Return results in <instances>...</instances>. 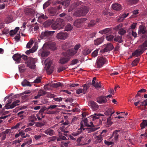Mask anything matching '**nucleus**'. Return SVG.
I'll use <instances>...</instances> for the list:
<instances>
[{
  "instance_id": "1",
  "label": "nucleus",
  "mask_w": 147,
  "mask_h": 147,
  "mask_svg": "<svg viewBox=\"0 0 147 147\" xmlns=\"http://www.w3.org/2000/svg\"><path fill=\"white\" fill-rule=\"evenodd\" d=\"M23 58L24 59H26V63L27 67L31 69H35L36 66L35 65L36 59L31 57L28 58L27 56L24 55Z\"/></svg>"
},
{
  "instance_id": "2",
  "label": "nucleus",
  "mask_w": 147,
  "mask_h": 147,
  "mask_svg": "<svg viewBox=\"0 0 147 147\" xmlns=\"http://www.w3.org/2000/svg\"><path fill=\"white\" fill-rule=\"evenodd\" d=\"M64 25V22L63 20L58 18L55 21V22L51 26V28L54 30L57 28L61 29L63 28Z\"/></svg>"
},
{
  "instance_id": "3",
  "label": "nucleus",
  "mask_w": 147,
  "mask_h": 147,
  "mask_svg": "<svg viewBox=\"0 0 147 147\" xmlns=\"http://www.w3.org/2000/svg\"><path fill=\"white\" fill-rule=\"evenodd\" d=\"M89 10L88 7L87 6H83L80 9L75 12L74 15L78 17L84 16L88 12Z\"/></svg>"
},
{
  "instance_id": "4",
  "label": "nucleus",
  "mask_w": 147,
  "mask_h": 147,
  "mask_svg": "<svg viewBox=\"0 0 147 147\" xmlns=\"http://www.w3.org/2000/svg\"><path fill=\"white\" fill-rule=\"evenodd\" d=\"M112 97V95L109 94L107 96L101 95L98 96L96 98V101L99 104H105L106 103L107 101V98H111Z\"/></svg>"
},
{
  "instance_id": "5",
  "label": "nucleus",
  "mask_w": 147,
  "mask_h": 147,
  "mask_svg": "<svg viewBox=\"0 0 147 147\" xmlns=\"http://www.w3.org/2000/svg\"><path fill=\"white\" fill-rule=\"evenodd\" d=\"M138 34H143L142 37L143 38H147V30L145 26L140 25L139 27Z\"/></svg>"
},
{
  "instance_id": "6",
  "label": "nucleus",
  "mask_w": 147,
  "mask_h": 147,
  "mask_svg": "<svg viewBox=\"0 0 147 147\" xmlns=\"http://www.w3.org/2000/svg\"><path fill=\"white\" fill-rule=\"evenodd\" d=\"M103 46L104 48L100 51V53H104L112 50L114 48V47L112 44L108 43L106 45H104Z\"/></svg>"
},
{
  "instance_id": "7",
  "label": "nucleus",
  "mask_w": 147,
  "mask_h": 147,
  "mask_svg": "<svg viewBox=\"0 0 147 147\" xmlns=\"http://www.w3.org/2000/svg\"><path fill=\"white\" fill-rule=\"evenodd\" d=\"M69 36V34L65 32H61L57 34L56 37L58 40H65Z\"/></svg>"
},
{
  "instance_id": "8",
  "label": "nucleus",
  "mask_w": 147,
  "mask_h": 147,
  "mask_svg": "<svg viewBox=\"0 0 147 147\" xmlns=\"http://www.w3.org/2000/svg\"><path fill=\"white\" fill-rule=\"evenodd\" d=\"M87 19L85 18L78 19L76 20L73 24L74 26L77 28H80L82 26V24Z\"/></svg>"
},
{
  "instance_id": "9",
  "label": "nucleus",
  "mask_w": 147,
  "mask_h": 147,
  "mask_svg": "<svg viewBox=\"0 0 147 147\" xmlns=\"http://www.w3.org/2000/svg\"><path fill=\"white\" fill-rule=\"evenodd\" d=\"M106 59L103 57L98 58L96 61V65L98 68H100L105 63Z\"/></svg>"
},
{
  "instance_id": "10",
  "label": "nucleus",
  "mask_w": 147,
  "mask_h": 147,
  "mask_svg": "<svg viewBox=\"0 0 147 147\" xmlns=\"http://www.w3.org/2000/svg\"><path fill=\"white\" fill-rule=\"evenodd\" d=\"M55 32V31H48L47 30L43 32L40 36V38L42 39H45L50 36L52 35Z\"/></svg>"
},
{
  "instance_id": "11",
  "label": "nucleus",
  "mask_w": 147,
  "mask_h": 147,
  "mask_svg": "<svg viewBox=\"0 0 147 147\" xmlns=\"http://www.w3.org/2000/svg\"><path fill=\"white\" fill-rule=\"evenodd\" d=\"M43 48L47 49H50L52 50H55L57 49L55 44V42L45 43L43 46Z\"/></svg>"
},
{
  "instance_id": "12",
  "label": "nucleus",
  "mask_w": 147,
  "mask_h": 147,
  "mask_svg": "<svg viewBox=\"0 0 147 147\" xmlns=\"http://www.w3.org/2000/svg\"><path fill=\"white\" fill-rule=\"evenodd\" d=\"M38 54L41 56L42 57L44 58L50 54V52L47 49L43 48V47L42 49L39 51Z\"/></svg>"
},
{
  "instance_id": "13",
  "label": "nucleus",
  "mask_w": 147,
  "mask_h": 147,
  "mask_svg": "<svg viewBox=\"0 0 147 147\" xmlns=\"http://www.w3.org/2000/svg\"><path fill=\"white\" fill-rule=\"evenodd\" d=\"M103 115L100 113H96L94 115H93L90 116V119L93 121L96 120V121L99 122V125L102 124V122L100 119H99L100 116H103Z\"/></svg>"
},
{
  "instance_id": "14",
  "label": "nucleus",
  "mask_w": 147,
  "mask_h": 147,
  "mask_svg": "<svg viewBox=\"0 0 147 147\" xmlns=\"http://www.w3.org/2000/svg\"><path fill=\"white\" fill-rule=\"evenodd\" d=\"M62 53L64 56L69 57L74 56L76 53L73 49H71L67 50V51L63 52Z\"/></svg>"
},
{
  "instance_id": "15",
  "label": "nucleus",
  "mask_w": 147,
  "mask_h": 147,
  "mask_svg": "<svg viewBox=\"0 0 147 147\" xmlns=\"http://www.w3.org/2000/svg\"><path fill=\"white\" fill-rule=\"evenodd\" d=\"M61 57L59 60V63L61 64H64L67 63L70 60V57L69 56H64Z\"/></svg>"
},
{
  "instance_id": "16",
  "label": "nucleus",
  "mask_w": 147,
  "mask_h": 147,
  "mask_svg": "<svg viewBox=\"0 0 147 147\" xmlns=\"http://www.w3.org/2000/svg\"><path fill=\"white\" fill-rule=\"evenodd\" d=\"M49 14L51 16H54L56 14L57 8L56 7H50L48 9Z\"/></svg>"
},
{
  "instance_id": "17",
  "label": "nucleus",
  "mask_w": 147,
  "mask_h": 147,
  "mask_svg": "<svg viewBox=\"0 0 147 147\" xmlns=\"http://www.w3.org/2000/svg\"><path fill=\"white\" fill-rule=\"evenodd\" d=\"M89 104L94 110H96L98 109V105L97 103L93 101H90L89 102Z\"/></svg>"
},
{
  "instance_id": "18",
  "label": "nucleus",
  "mask_w": 147,
  "mask_h": 147,
  "mask_svg": "<svg viewBox=\"0 0 147 147\" xmlns=\"http://www.w3.org/2000/svg\"><path fill=\"white\" fill-rule=\"evenodd\" d=\"M47 85L48 86L51 87L57 88L59 87L63 86V84L60 82H58L56 83H51L50 84H47Z\"/></svg>"
},
{
  "instance_id": "19",
  "label": "nucleus",
  "mask_w": 147,
  "mask_h": 147,
  "mask_svg": "<svg viewBox=\"0 0 147 147\" xmlns=\"http://www.w3.org/2000/svg\"><path fill=\"white\" fill-rule=\"evenodd\" d=\"M52 63V61H50L45 64V68L46 69L47 72H49V74H51L53 72V70H51L50 71L49 70V68Z\"/></svg>"
},
{
  "instance_id": "20",
  "label": "nucleus",
  "mask_w": 147,
  "mask_h": 147,
  "mask_svg": "<svg viewBox=\"0 0 147 147\" xmlns=\"http://www.w3.org/2000/svg\"><path fill=\"white\" fill-rule=\"evenodd\" d=\"M13 59L18 63H20V61L22 56L19 54H16L13 56Z\"/></svg>"
},
{
  "instance_id": "21",
  "label": "nucleus",
  "mask_w": 147,
  "mask_h": 147,
  "mask_svg": "<svg viewBox=\"0 0 147 147\" xmlns=\"http://www.w3.org/2000/svg\"><path fill=\"white\" fill-rule=\"evenodd\" d=\"M36 17L38 18V20H41L42 19L44 20H46L48 18V16L45 14H41L37 13L36 15Z\"/></svg>"
},
{
  "instance_id": "22",
  "label": "nucleus",
  "mask_w": 147,
  "mask_h": 147,
  "mask_svg": "<svg viewBox=\"0 0 147 147\" xmlns=\"http://www.w3.org/2000/svg\"><path fill=\"white\" fill-rule=\"evenodd\" d=\"M112 8L114 10L120 11L122 9V7L121 5L118 3H115L112 5Z\"/></svg>"
},
{
  "instance_id": "23",
  "label": "nucleus",
  "mask_w": 147,
  "mask_h": 147,
  "mask_svg": "<svg viewBox=\"0 0 147 147\" xmlns=\"http://www.w3.org/2000/svg\"><path fill=\"white\" fill-rule=\"evenodd\" d=\"M120 132L119 130H115L114 131L112 136L114 137V139L115 141H116L119 137V133Z\"/></svg>"
},
{
  "instance_id": "24",
  "label": "nucleus",
  "mask_w": 147,
  "mask_h": 147,
  "mask_svg": "<svg viewBox=\"0 0 147 147\" xmlns=\"http://www.w3.org/2000/svg\"><path fill=\"white\" fill-rule=\"evenodd\" d=\"M79 4L76 2H75L72 4L69 7V8L68 9V12H70L72 11L74 9L77 7Z\"/></svg>"
},
{
  "instance_id": "25",
  "label": "nucleus",
  "mask_w": 147,
  "mask_h": 147,
  "mask_svg": "<svg viewBox=\"0 0 147 147\" xmlns=\"http://www.w3.org/2000/svg\"><path fill=\"white\" fill-rule=\"evenodd\" d=\"M111 30V28H108L101 30L99 32V33L102 34H105L110 32Z\"/></svg>"
},
{
  "instance_id": "26",
  "label": "nucleus",
  "mask_w": 147,
  "mask_h": 147,
  "mask_svg": "<svg viewBox=\"0 0 147 147\" xmlns=\"http://www.w3.org/2000/svg\"><path fill=\"white\" fill-rule=\"evenodd\" d=\"M114 40L115 42H117L120 43L123 42L122 36H118L114 38Z\"/></svg>"
},
{
  "instance_id": "27",
  "label": "nucleus",
  "mask_w": 147,
  "mask_h": 147,
  "mask_svg": "<svg viewBox=\"0 0 147 147\" xmlns=\"http://www.w3.org/2000/svg\"><path fill=\"white\" fill-rule=\"evenodd\" d=\"M115 113V111H113V109H108L105 112L104 114L106 115H110L111 117V115Z\"/></svg>"
},
{
  "instance_id": "28",
  "label": "nucleus",
  "mask_w": 147,
  "mask_h": 147,
  "mask_svg": "<svg viewBox=\"0 0 147 147\" xmlns=\"http://www.w3.org/2000/svg\"><path fill=\"white\" fill-rule=\"evenodd\" d=\"M143 53L138 49L136 50L134 52L132 53V55L133 56H136L138 57L142 55Z\"/></svg>"
},
{
  "instance_id": "29",
  "label": "nucleus",
  "mask_w": 147,
  "mask_h": 147,
  "mask_svg": "<svg viewBox=\"0 0 147 147\" xmlns=\"http://www.w3.org/2000/svg\"><path fill=\"white\" fill-rule=\"evenodd\" d=\"M54 133V131L53 130L49 129H47L45 131V133L46 134L49 135L50 136L53 135Z\"/></svg>"
},
{
  "instance_id": "30",
  "label": "nucleus",
  "mask_w": 147,
  "mask_h": 147,
  "mask_svg": "<svg viewBox=\"0 0 147 147\" xmlns=\"http://www.w3.org/2000/svg\"><path fill=\"white\" fill-rule=\"evenodd\" d=\"M22 85L23 86H32L31 84H30V82H29L26 79L24 80L22 82Z\"/></svg>"
},
{
  "instance_id": "31",
  "label": "nucleus",
  "mask_w": 147,
  "mask_h": 147,
  "mask_svg": "<svg viewBox=\"0 0 147 147\" xmlns=\"http://www.w3.org/2000/svg\"><path fill=\"white\" fill-rule=\"evenodd\" d=\"M62 49L64 50H65L67 49L70 47V43L69 42H67L63 44L62 46Z\"/></svg>"
},
{
  "instance_id": "32",
  "label": "nucleus",
  "mask_w": 147,
  "mask_h": 147,
  "mask_svg": "<svg viewBox=\"0 0 147 147\" xmlns=\"http://www.w3.org/2000/svg\"><path fill=\"white\" fill-rule=\"evenodd\" d=\"M25 11L26 13L29 15L32 14L34 12V10L31 8L26 9Z\"/></svg>"
},
{
  "instance_id": "33",
  "label": "nucleus",
  "mask_w": 147,
  "mask_h": 147,
  "mask_svg": "<svg viewBox=\"0 0 147 147\" xmlns=\"http://www.w3.org/2000/svg\"><path fill=\"white\" fill-rule=\"evenodd\" d=\"M103 41V38H97L94 40V45H98L101 43Z\"/></svg>"
},
{
  "instance_id": "34",
  "label": "nucleus",
  "mask_w": 147,
  "mask_h": 147,
  "mask_svg": "<svg viewBox=\"0 0 147 147\" xmlns=\"http://www.w3.org/2000/svg\"><path fill=\"white\" fill-rule=\"evenodd\" d=\"M53 21H54V20H48L44 22V26L45 27H48L52 23Z\"/></svg>"
},
{
  "instance_id": "35",
  "label": "nucleus",
  "mask_w": 147,
  "mask_h": 147,
  "mask_svg": "<svg viewBox=\"0 0 147 147\" xmlns=\"http://www.w3.org/2000/svg\"><path fill=\"white\" fill-rule=\"evenodd\" d=\"M73 27L70 24H67L65 28V30L67 31H69L72 30Z\"/></svg>"
},
{
  "instance_id": "36",
  "label": "nucleus",
  "mask_w": 147,
  "mask_h": 147,
  "mask_svg": "<svg viewBox=\"0 0 147 147\" xmlns=\"http://www.w3.org/2000/svg\"><path fill=\"white\" fill-rule=\"evenodd\" d=\"M138 48L142 53L147 49L146 47H145L142 45H140L138 47Z\"/></svg>"
},
{
  "instance_id": "37",
  "label": "nucleus",
  "mask_w": 147,
  "mask_h": 147,
  "mask_svg": "<svg viewBox=\"0 0 147 147\" xmlns=\"http://www.w3.org/2000/svg\"><path fill=\"white\" fill-rule=\"evenodd\" d=\"M123 26V24H122L121 23L114 28H113V29L115 31H117L118 30L119 31L120 29H121L122 28Z\"/></svg>"
},
{
  "instance_id": "38",
  "label": "nucleus",
  "mask_w": 147,
  "mask_h": 147,
  "mask_svg": "<svg viewBox=\"0 0 147 147\" xmlns=\"http://www.w3.org/2000/svg\"><path fill=\"white\" fill-rule=\"evenodd\" d=\"M38 93L39 96H41L46 94L47 93V92L43 90L40 89L38 91Z\"/></svg>"
},
{
  "instance_id": "39",
  "label": "nucleus",
  "mask_w": 147,
  "mask_h": 147,
  "mask_svg": "<svg viewBox=\"0 0 147 147\" xmlns=\"http://www.w3.org/2000/svg\"><path fill=\"white\" fill-rule=\"evenodd\" d=\"M91 50L86 49L83 51L82 54L84 55H86L90 54L91 53Z\"/></svg>"
},
{
  "instance_id": "40",
  "label": "nucleus",
  "mask_w": 147,
  "mask_h": 147,
  "mask_svg": "<svg viewBox=\"0 0 147 147\" xmlns=\"http://www.w3.org/2000/svg\"><path fill=\"white\" fill-rule=\"evenodd\" d=\"M13 18L12 15L9 16L6 19L7 23H9L11 22L13 20Z\"/></svg>"
},
{
  "instance_id": "41",
  "label": "nucleus",
  "mask_w": 147,
  "mask_h": 147,
  "mask_svg": "<svg viewBox=\"0 0 147 147\" xmlns=\"http://www.w3.org/2000/svg\"><path fill=\"white\" fill-rule=\"evenodd\" d=\"M20 102V101L19 100H16L13 102L12 103V107H11V108H13L16 106L18 105H19V103Z\"/></svg>"
},
{
  "instance_id": "42",
  "label": "nucleus",
  "mask_w": 147,
  "mask_h": 147,
  "mask_svg": "<svg viewBox=\"0 0 147 147\" xmlns=\"http://www.w3.org/2000/svg\"><path fill=\"white\" fill-rule=\"evenodd\" d=\"M126 33V30H125L124 28H122L121 29H120L118 33L121 35V36L123 35H124Z\"/></svg>"
},
{
  "instance_id": "43",
  "label": "nucleus",
  "mask_w": 147,
  "mask_h": 147,
  "mask_svg": "<svg viewBox=\"0 0 147 147\" xmlns=\"http://www.w3.org/2000/svg\"><path fill=\"white\" fill-rule=\"evenodd\" d=\"M101 84L100 82H95V83L94 84H92V85L96 88H98L101 87Z\"/></svg>"
},
{
  "instance_id": "44",
  "label": "nucleus",
  "mask_w": 147,
  "mask_h": 147,
  "mask_svg": "<svg viewBox=\"0 0 147 147\" xmlns=\"http://www.w3.org/2000/svg\"><path fill=\"white\" fill-rule=\"evenodd\" d=\"M60 4H62L64 6L65 8L67 7L69 4V2H67L66 1H64L61 2Z\"/></svg>"
},
{
  "instance_id": "45",
  "label": "nucleus",
  "mask_w": 147,
  "mask_h": 147,
  "mask_svg": "<svg viewBox=\"0 0 147 147\" xmlns=\"http://www.w3.org/2000/svg\"><path fill=\"white\" fill-rule=\"evenodd\" d=\"M96 24V22L94 20H91L88 24V27H93Z\"/></svg>"
},
{
  "instance_id": "46",
  "label": "nucleus",
  "mask_w": 147,
  "mask_h": 147,
  "mask_svg": "<svg viewBox=\"0 0 147 147\" xmlns=\"http://www.w3.org/2000/svg\"><path fill=\"white\" fill-rule=\"evenodd\" d=\"M139 60L140 59L139 58H137L134 61H133L131 63L132 66H133L137 65Z\"/></svg>"
},
{
  "instance_id": "47",
  "label": "nucleus",
  "mask_w": 147,
  "mask_h": 147,
  "mask_svg": "<svg viewBox=\"0 0 147 147\" xmlns=\"http://www.w3.org/2000/svg\"><path fill=\"white\" fill-rule=\"evenodd\" d=\"M111 116L108 118L107 119V125L109 126H111L113 123L111 121Z\"/></svg>"
},
{
  "instance_id": "48",
  "label": "nucleus",
  "mask_w": 147,
  "mask_h": 147,
  "mask_svg": "<svg viewBox=\"0 0 147 147\" xmlns=\"http://www.w3.org/2000/svg\"><path fill=\"white\" fill-rule=\"evenodd\" d=\"M40 109L39 112V114L40 115H42L43 113L47 109V108L46 107H42V108Z\"/></svg>"
},
{
  "instance_id": "49",
  "label": "nucleus",
  "mask_w": 147,
  "mask_h": 147,
  "mask_svg": "<svg viewBox=\"0 0 147 147\" xmlns=\"http://www.w3.org/2000/svg\"><path fill=\"white\" fill-rule=\"evenodd\" d=\"M8 103H7L5 106V109H13V108H11L12 107V104L11 105H9V104L11 103V101H8Z\"/></svg>"
},
{
  "instance_id": "50",
  "label": "nucleus",
  "mask_w": 147,
  "mask_h": 147,
  "mask_svg": "<svg viewBox=\"0 0 147 147\" xmlns=\"http://www.w3.org/2000/svg\"><path fill=\"white\" fill-rule=\"evenodd\" d=\"M83 87V88L82 89L83 90V93L84 94H85L86 92V91L89 87L87 86L86 84H84L82 85Z\"/></svg>"
},
{
  "instance_id": "51",
  "label": "nucleus",
  "mask_w": 147,
  "mask_h": 147,
  "mask_svg": "<svg viewBox=\"0 0 147 147\" xmlns=\"http://www.w3.org/2000/svg\"><path fill=\"white\" fill-rule=\"evenodd\" d=\"M34 42L32 40H30L29 42L27 44L26 47L28 48H30L32 46V45L33 44Z\"/></svg>"
},
{
  "instance_id": "52",
  "label": "nucleus",
  "mask_w": 147,
  "mask_h": 147,
  "mask_svg": "<svg viewBox=\"0 0 147 147\" xmlns=\"http://www.w3.org/2000/svg\"><path fill=\"white\" fill-rule=\"evenodd\" d=\"M114 36L112 35H110L106 37V39L108 41L112 40L114 38Z\"/></svg>"
},
{
  "instance_id": "53",
  "label": "nucleus",
  "mask_w": 147,
  "mask_h": 147,
  "mask_svg": "<svg viewBox=\"0 0 147 147\" xmlns=\"http://www.w3.org/2000/svg\"><path fill=\"white\" fill-rule=\"evenodd\" d=\"M41 77H37L36 79L33 82H32V83H38L40 82L41 81Z\"/></svg>"
},
{
  "instance_id": "54",
  "label": "nucleus",
  "mask_w": 147,
  "mask_h": 147,
  "mask_svg": "<svg viewBox=\"0 0 147 147\" xmlns=\"http://www.w3.org/2000/svg\"><path fill=\"white\" fill-rule=\"evenodd\" d=\"M81 47V45L80 44H76L74 47V51H76V53L77 52V51L79 49V48H80Z\"/></svg>"
},
{
  "instance_id": "55",
  "label": "nucleus",
  "mask_w": 147,
  "mask_h": 147,
  "mask_svg": "<svg viewBox=\"0 0 147 147\" xmlns=\"http://www.w3.org/2000/svg\"><path fill=\"white\" fill-rule=\"evenodd\" d=\"M98 49L96 50L92 53V56L94 57L97 56L98 55Z\"/></svg>"
},
{
  "instance_id": "56",
  "label": "nucleus",
  "mask_w": 147,
  "mask_h": 147,
  "mask_svg": "<svg viewBox=\"0 0 147 147\" xmlns=\"http://www.w3.org/2000/svg\"><path fill=\"white\" fill-rule=\"evenodd\" d=\"M35 124V126L37 127H41L45 125L44 123L41 122H36Z\"/></svg>"
},
{
  "instance_id": "57",
  "label": "nucleus",
  "mask_w": 147,
  "mask_h": 147,
  "mask_svg": "<svg viewBox=\"0 0 147 147\" xmlns=\"http://www.w3.org/2000/svg\"><path fill=\"white\" fill-rule=\"evenodd\" d=\"M104 143L107 145H109L112 144L113 143V142L112 141H110L109 140L107 141V140H105L104 141Z\"/></svg>"
},
{
  "instance_id": "58",
  "label": "nucleus",
  "mask_w": 147,
  "mask_h": 147,
  "mask_svg": "<svg viewBox=\"0 0 147 147\" xmlns=\"http://www.w3.org/2000/svg\"><path fill=\"white\" fill-rule=\"evenodd\" d=\"M88 132L89 133L93 132L97 130V129L95 128H88Z\"/></svg>"
},
{
  "instance_id": "59",
  "label": "nucleus",
  "mask_w": 147,
  "mask_h": 147,
  "mask_svg": "<svg viewBox=\"0 0 147 147\" xmlns=\"http://www.w3.org/2000/svg\"><path fill=\"white\" fill-rule=\"evenodd\" d=\"M124 19L120 15L117 18V21L119 22H122L123 20Z\"/></svg>"
},
{
  "instance_id": "60",
  "label": "nucleus",
  "mask_w": 147,
  "mask_h": 147,
  "mask_svg": "<svg viewBox=\"0 0 147 147\" xmlns=\"http://www.w3.org/2000/svg\"><path fill=\"white\" fill-rule=\"evenodd\" d=\"M96 139L97 140L98 142H100L102 140V137L100 136H98L96 137Z\"/></svg>"
},
{
  "instance_id": "61",
  "label": "nucleus",
  "mask_w": 147,
  "mask_h": 147,
  "mask_svg": "<svg viewBox=\"0 0 147 147\" xmlns=\"http://www.w3.org/2000/svg\"><path fill=\"white\" fill-rule=\"evenodd\" d=\"M83 121L84 122L85 126L87 127H90L91 126L90 125L88 124V119L87 118H86L83 120Z\"/></svg>"
},
{
  "instance_id": "62",
  "label": "nucleus",
  "mask_w": 147,
  "mask_h": 147,
  "mask_svg": "<svg viewBox=\"0 0 147 147\" xmlns=\"http://www.w3.org/2000/svg\"><path fill=\"white\" fill-rule=\"evenodd\" d=\"M50 5L49 2V1H47L43 5V9H45V8L47 7H48Z\"/></svg>"
},
{
  "instance_id": "63",
  "label": "nucleus",
  "mask_w": 147,
  "mask_h": 147,
  "mask_svg": "<svg viewBox=\"0 0 147 147\" xmlns=\"http://www.w3.org/2000/svg\"><path fill=\"white\" fill-rule=\"evenodd\" d=\"M9 31L7 28H5L2 31V33L3 34H7L9 33Z\"/></svg>"
},
{
  "instance_id": "64",
  "label": "nucleus",
  "mask_w": 147,
  "mask_h": 147,
  "mask_svg": "<svg viewBox=\"0 0 147 147\" xmlns=\"http://www.w3.org/2000/svg\"><path fill=\"white\" fill-rule=\"evenodd\" d=\"M65 67H60L58 69L57 72L59 73H60L61 71H63V70H65Z\"/></svg>"
}]
</instances>
